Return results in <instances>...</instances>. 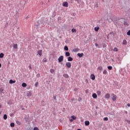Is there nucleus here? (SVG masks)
Masks as SVG:
<instances>
[{"instance_id":"f257e3e1","label":"nucleus","mask_w":130,"mask_h":130,"mask_svg":"<svg viewBox=\"0 0 130 130\" xmlns=\"http://www.w3.org/2000/svg\"><path fill=\"white\" fill-rule=\"evenodd\" d=\"M121 60H122V58L121 57H118L117 59L116 60V62L118 64H120L121 63Z\"/></svg>"},{"instance_id":"f03ea898","label":"nucleus","mask_w":130,"mask_h":130,"mask_svg":"<svg viewBox=\"0 0 130 130\" xmlns=\"http://www.w3.org/2000/svg\"><path fill=\"white\" fill-rule=\"evenodd\" d=\"M66 67H67V68H68V69H71V68L72 67V63H71V62H66Z\"/></svg>"},{"instance_id":"7ed1b4c3","label":"nucleus","mask_w":130,"mask_h":130,"mask_svg":"<svg viewBox=\"0 0 130 130\" xmlns=\"http://www.w3.org/2000/svg\"><path fill=\"white\" fill-rule=\"evenodd\" d=\"M112 100H113V101H116V98H117L116 95L113 93L112 94Z\"/></svg>"},{"instance_id":"20e7f679","label":"nucleus","mask_w":130,"mask_h":130,"mask_svg":"<svg viewBox=\"0 0 130 130\" xmlns=\"http://www.w3.org/2000/svg\"><path fill=\"white\" fill-rule=\"evenodd\" d=\"M58 62H61L63 60V56L61 55L58 58Z\"/></svg>"},{"instance_id":"39448f33","label":"nucleus","mask_w":130,"mask_h":130,"mask_svg":"<svg viewBox=\"0 0 130 130\" xmlns=\"http://www.w3.org/2000/svg\"><path fill=\"white\" fill-rule=\"evenodd\" d=\"M37 55H39L40 57L42 55V50H40L38 51Z\"/></svg>"},{"instance_id":"423d86ee","label":"nucleus","mask_w":130,"mask_h":130,"mask_svg":"<svg viewBox=\"0 0 130 130\" xmlns=\"http://www.w3.org/2000/svg\"><path fill=\"white\" fill-rule=\"evenodd\" d=\"M26 95L27 97H31V96L32 95V93H31V91H27L26 92Z\"/></svg>"},{"instance_id":"0eeeda50","label":"nucleus","mask_w":130,"mask_h":130,"mask_svg":"<svg viewBox=\"0 0 130 130\" xmlns=\"http://www.w3.org/2000/svg\"><path fill=\"white\" fill-rule=\"evenodd\" d=\"M63 7H66V8H68L69 7V4L67 2H64L63 3Z\"/></svg>"},{"instance_id":"6e6552de","label":"nucleus","mask_w":130,"mask_h":130,"mask_svg":"<svg viewBox=\"0 0 130 130\" xmlns=\"http://www.w3.org/2000/svg\"><path fill=\"white\" fill-rule=\"evenodd\" d=\"M105 98L106 99H109V98H110V94L109 93L106 94L105 95Z\"/></svg>"},{"instance_id":"1a4fd4ad","label":"nucleus","mask_w":130,"mask_h":130,"mask_svg":"<svg viewBox=\"0 0 130 130\" xmlns=\"http://www.w3.org/2000/svg\"><path fill=\"white\" fill-rule=\"evenodd\" d=\"M95 75H94V74H91L90 75V79L91 80H92L93 81H94V80H95Z\"/></svg>"},{"instance_id":"9d476101","label":"nucleus","mask_w":130,"mask_h":130,"mask_svg":"<svg viewBox=\"0 0 130 130\" xmlns=\"http://www.w3.org/2000/svg\"><path fill=\"white\" fill-rule=\"evenodd\" d=\"M78 56H79V57H83V56H84V53H79L78 54H77Z\"/></svg>"},{"instance_id":"9b49d317","label":"nucleus","mask_w":130,"mask_h":130,"mask_svg":"<svg viewBox=\"0 0 130 130\" xmlns=\"http://www.w3.org/2000/svg\"><path fill=\"white\" fill-rule=\"evenodd\" d=\"M15 83H16V80H13L12 79H10L9 81L10 84H15Z\"/></svg>"},{"instance_id":"f8f14e48","label":"nucleus","mask_w":130,"mask_h":130,"mask_svg":"<svg viewBox=\"0 0 130 130\" xmlns=\"http://www.w3.org/2000/svg\"><path fill=\"white\" fill-rule=\"evenodd\" d=\"M13 48L14 49H18V45L17 44H13Z\"/></svg>"},{"instance_id":"ddd939ff","label":"nucleus","mask_w":130,"mask_h":130,"mask_svg":"<svg viewBox=\"0 0 130 130\" xmlns=\"http://www.w3.org/2000/svg\"><path fill=\"white\" fill-rule=\"evenodd\" d=\"M80 50V49L79 48H75L73 50V52H78Z\"/></svg>"},{"instance_id":"4468645a","label":"nucleus","mask_w":130,"mask_h":130,"mask_svg":"<svg viewBox=\"0 0 130 130\" xmlns=\"http://www.w3.org/2000/svg\"><path fill=\"white\" fill-rule=\"evenodd\" d=\"M126 44H127V41H126V40H123V43H122V45H126Z\"/></svg>"},{"instance_id":"2eb2a0df","label":"nucleus","mask_w":130,"mask_h":130,"mask_svg":"<svg viewBox=\"0 0 130 130\" xmlns=\"http://www.w3.org/2000/svg\"><path fill=\"white\" fill-rule=\"evenodd\" d=\"M92 98L94 99H96V98H97V94L96 93L92 94Z\"/></svg>"},{"instance_id":"dca6fc26","label":"nucleus","mask_w":130,"mask_h":130,"mask_svg":"<svg viewBox=\"0 0 130 130\" xmlns=\"http://www.w3.org/2000/svg\"><path fill=\"white\" fill-rule=\"evenodd\" d=\"M68 61H73V58L72 57H69L68 58Z\"/></svg>"},{"instance_id":"f3484780","label":"nucleus","mask_w":130,"mask_h":130,"mask_svg":"<svg viewBox=\"0 0 130 130\" xmlns=\"http://www.w3.org/2000/svg\"><path fill=\"white\" fill-rule=\"evenodd\" d=\"M85 125L88 126L89 124H90V122L89 121H85Z\"/></svg>"},{"instance_id":"a211bd4d","label":"nucleus","mask_w":130,"mask_h":130,"mask_svg":"<svg viewBox=\"0 0 130 130\" xmlns=\"http://www.w3.org/2000/svg\"><path fill=\"white\" fill-rule=\"evenodd\" d=\"M65 55L66 56H70V55H71V54L70 53V52H66Z\"/></svg>"},{"instance_id":"6ab92c4d","label":"nucleus","mask_w":130,"mask_h":130,"mask_svg":"<svg viewBox=\"0 0 130 130\" xmlns=\"http://www.w3.org/2000/svg\"><path fill=\"white\" fill-rule=\"evenodd\" d=\"M3 118L4 119H5V120H6V119L8 118V116L7 115V114H5L4 115Z\"/></svg>"},{"instance_id":"aec40b11","label":"nucleus","mask_w":130,"mask_h":130,"mask_svg":"<svg viewBox=\"0 0 130 130\" xmlns=\"http://www.w3.org/2000/svg\"><path fill=\"white\" fill-rule=\"evenodd\" d=\"M71 118H72V119L73 120H76V119H77V117L76 116H75V115L72 116Z\"/></svg>"},{"instance_id":"412c9836","label":"nucleus","mask_w":130,"mask_h":130,"mask_svg":"<svg viewBox=\"0 0 130 130\" xmlns=\"http://www.w3.org/2000/svg\"><path fill=\"white\" fill-rule=\"evenodd\" d=\"M63 77H64V78H66V79H68V78H69V75H68L67 74H63Z\"/></svg>"},{"instance_id":"4be33fe9","label":"nucleus","mask_w":130,"mask_h":130,"mask_svg":"<svg viewBox=\"0 0 130 130\" xmlns=\"http://www.w3.org/2000/svg\"><path fill=\"white\" fill-rule=\"evenodd\" d=\"M64 50H66V51H69V47H68L67 46H64Z\"/></svg>"},{"instance_id":"5701e85b","label":"nucleus","mask_w":130,"mask_h":130,"mask_svg":"<svg viewBox=\"0 0 130 130\" xmlns=\"http://www.w3.org/2000/svg\"><path fill=\"white\" fill-rule=\"evenodd\" d=\"M94 30L96 32H98L99 30V27H94Z\"/></svg>"},{"instance_id":"b1692460","label":"nucleus","mask_w":130,"mask_h":130,"mask_svg":"<svg viewBox=\"0 0 130 130\" xmlns=\"http://www.w3.org/2000/svg\"><path fill=\"white\" fill-rule=\"evenodd\" d=\"M103 69L102 66H100L98 68V70H99V71H102Z\"/></svg>"},{"instance_id":"393cba45","label":"nucleus","mask_w":130,"mask_h":130,"mask_svg":"<svg viewBox=\"0 0 130 130\" xmlns=\"http://www.w3.org/2000/svg\"><path fill=\"white\" fill-rule=\"evenodd\" d=\"M97 94L98 95V96H100V95H101V91H96Z\"/></svg>"},{"instance_id":"a878e982","label":"nucleus","mask_w":130,"mask_h":130,"mask_svg":"<svg viewBox=\"0 0 130 130\" xmlns=\"http://www.w3.org/2000/svg\"><path fill=\"white\" fill-rule=\"evenodd\" d=\"M10 126H11V127H14L15 126V123H11Z\"/></svg>"},{"instance_id":"bb28decb","label":"nucleus","mask_w":130,"mask_h":130,"mask_svg":"<svg viewBox=\"0 0 130 130\" xmlns=\"http://www.w3.org/2000/svg\"><path fill=\"white\" fill-rule=\"evenodd\" d=\"M4 55H5V54H4L3 53H1L0 54V58H3V57H4Z\"/></svg>"},{"instance_id":"cd10ccee","label":"nucleus","mask_w":130,"mask_h":130,"mask_svg":"<svg viewBox=\"0 0 130 130\" xmlns=\"http://www.w3.org/2000/svg\"><path fill=\"white\" fill-rule=\"evenodd\" d=\"M22 87H27V84H26V83H23L22 84Z\"/></svg>"},{"instance_id":"c85d7f7f","label":"nucleus","mask_w":130,"mask_h":130,"mask_svg":"<svg viewBox=\"0 0 130 130\" xmlns=\"http://www.w3.org/2000/svg\"><path fill=\"white\" fill-rule=\"evenodd\" d=\"M108 69L109 71H111L112 70V66H108Z\"/></svg>"},{"instance_id":"c756f323","label":"nucleus","mask_w":130,"mask_h":130,"mask_svg":"<svg viewBox=\"0 0 130 130\" xmlns=\"http://www.w3.org/2000/svg\"><path fill=\"white\" fill-rule=\"evenodd\" d=\"M108 120V117H106L104 118V121H107Z\"/></svg>"},{"instance_id":"7c9ffc66","label":"nucleus","mask_w":130,"mask_h":130,"mask_svg":"<svg viewBox=\"0 0 130 130\" xmlns=\"http://www.w3.org/2000/svg\"><path fill=\"white\" fill-rule=\"evenodd\" d=\"M50 72L51 74H54V70L53 69H50Z\"/></svg>"},{"instance_id":"2f4dec72","label":"nucleus","mask_w":130,"mask_h":130,"mask_svg":"<svg viewBox=\"0 0 130 130\" xmlns=\"http://www.w3.org/2000/svg\"><path fill=\"white\" fill-rule=\"evenodd\" d=\"M103 74L104 75H106V74H107V71H106V70H105L103 72Z\"/></svg>"},{"instance_id":"473e14b6","label":"nucleus","mask_w":130,"mask_h":130,"mask_svg":"<svg viewBox=\"0 0 130 130\" xmlns=\"http://www.w3.org/2000/svg\"><path fill=\"white\" fill-rule=\"evenodd\" d=\"M72 32H77V30L75 28H73L72 29Z\"/></svg>"},{"instance_id":"72a5a7b5","label":"nucleus","mask_w":130,"mask_h":130,"mask_svg":"<svg viewBox=\"0 0 130 130\" xmlns=\"http://www.w3.org/2000/svg\"><path fill=\"white\" fill-rule=\"evenodd\" d=\"M125 121H126V122H127V123H128V124H130V120H129L126 119Z\"/></svg>"},{"instance_id":"f704fd0d","label":"nucleus","mask_w":130,"mask_h":130,"mask_svg":"<svg viewBox=\"0 0 130 130\" xmlns=\"http://www.w3.org/2000/svg\"><path fill=\"white\" fill-rule=\"evenodd\" d=\"M127 35H128V36H130V30L128 31V32H127Z\"/></svg>"},{"instance_id":"c9c22d12","label":"nucleus","mask_w":130,"mask_h":130,"mask_svg":"<svg viewBox=\"0 0 130 130\" xmlns=\"http://www.w3.org/2000/svg\"><path fill=\"white\" fill-rule=\"evenodd\" d=\"M114 51H118V50L117 49V48H114Z\"/></svg>"},{"instance_id":"e433bc0d","label":"nucleus","mask_w":130,"mask_h":130,"mask_svg":"<svg viewBox=\"0 0 130 130\" xmlns=\"http://www.w3.org/2000/svg\"><path fill=\"white\" fill-rule=\"evenodd\" d=\"M35 87H37L38 86V82H36L35 84Z\"/></svg>"},{"instance_id":"4c0bfd02","label":"nucleus","mask_w":130,"mask_h":130,"mask_svg":"<svg viewBox=\"0 0 130 130\" xmlns=\"http://www.w3.org/2000/svg\"><path fill=\"white\" fill-rule=\"evenodd\" d=\"M34 130H39V128H38V127H35L34 128Z\"/></svg>"},{"instance_id":"58836bf2","label":"nucleus","mask_w":130,"mask_h":130,"mask_svg":"<svg viewBox=\"0 0 130 130\" xmlns=\"http://www.w3.org/2000/svg\"><path fill=\"white\" fill-rule=\"evenodd\" d=\"M28 68H29V70H32V67H31V64L29 65Z\"/></svg>"},{"instance_id":"ea45409f","label":"nucleus","mask_w":130,"mask_h":130,"mask_svg":"<svg viewBox=\"0 0 130 130\" xmlns=\"http://www.w3.org/2000/svg\"><path fill=\"white\" fill-rule=\"evenodd\" d=\"M43 61H44V62H46V61H47V60H46V58H44L43 59Z\"/></svg>"},{"instance_id":"a19ab883","label":"nucleus","mask_w":130,"mask_h":130,"mask_svg":"<svg viewBox=\"0 0 130 130\" xmlns=\"http://www.w3.org/2000/svg\"><path fill=\"white\" fill-rule=\"evenodd\" d=\"M70 121L71 122H73L74 121V120H73V119H71L70 120Z\"/></svg>"},{"instance_id":"79ce46f5","label":"nucleus","mask_w":130,"mask_h":130,"mask_svg":"<svg viewBox=\"0 0 130 130\" xmlns=\"http://www.w3.org/2000/svg\"><path fill=\"white\" fill-rule=\"evenodd\" d=\"M95 46L96 47H99V45H98L97 43H95Z\"/></svg>"},{"instance_id":"37998d69","label":"nucleus","mask_w":130,"mask_h":130,"mask_svg":"<svg viewBox=\"0 0 130 130\" xmlns=\"http://www.w3.org/2000/svg\"><path fill=\"white\" fill-rule=\"evenodd\" d=\"M127 23L126 22H124V25H127Z\"/></svg>"},{"instance_id":"c03bdc74","label":"nucleus","mask_w":130,"mask_h":130,"mask_svg":"<svg viewBox=\"0 0 130 130\" xmlns=\"http://www.w3.org/2000/svg\"><path fill=\"white\" fill-rule=\"evenodd\" d=\"M127 106H128V107H130V104H127Z\"/></svg>"},{"instance_id":"a18cd8bd","label":"nucleus","mask_w":130,"mask_h":130,"mask_svg":"<svg viewBox=\"0 0 130 130\" xmlns=\"http://www.w3.org/2000/svg\"><path fill=\"white\" fill-rule=\"evenodd\" d=\"M40 74H38L37 75V77H40Z\"/></svg>"},{"instance_id":"49530a36","label":"nucleus","mask_w":130,"mask_h":130,"mask_svg":"<svg viewBox=\"0 0 130 130\" xmlns=\"http://www.w3.org/2000/svg\"><path fill=\"white\" fill-rule=\"evenodd\" d=\"M95 7H96V8H98V4H96Z\"/></svg>"},{"instance_id":"de8ad7c7","label":"nucleus","mask_w":130,"mask_h":130,"mask_svg":"<svg viewBox=\"0 0 130 130\" xmlns=\"http://www.w3.org/2000/svg\"><path fill=\"white\" fill-rule=\"evenodd\" d=\"M88 89H87L86 90V93H88Z\"/></svg>"},{"instance_id":"09e8293b","label":"nucleus","mask_w":130,"mask_h":130,"mask_svg":"<svg viewBox=\"0 0 130 130\" xmlns=\"http://www.w3.org/2000/svg\"><path fill=\"white\" fill-rule=\"evenodd\" d=\"M0 68H2V64L0 63Z\"/></svg>"},{"instance_id":"8fccbe9b","label":"nucleus","mask_w":130,"mask_h":130,"mask_svg":"<svg viewBox=\"0 0 130 130\" xmlns=\"http://www.w3.org/2000/svg\"><path fill=\"white\" fill-rule=\"evenodd\" d=\"M0 108H2V105H0Z\"/></svg>"},{"instance_id":"3c124183","label":"nucleus","mask_w":130,"mask_h":130,"mask_svg":"<svg viewBox=\"0 0 130 130\" xmlns=\"http://www.w3.org/2000/svg\"><path fill=\"white\" fill-rule=\"evenodd\" d=\"M54 99H56V98L54 97Z\"/></svg>"},{"instance_id":"603ef678","label":"nucleus","mask_w":130,"mask_h":130,"mask_svg":"<svg viewBox=\"0 0 130 130\" xmlns=\"http://www.w3.org/2000/svg\"><path fill=\"white\" fill-rule=\"evenodd\" d=\"M125 113L127 114V111H126V112H125Z\"/></svg>"},{"instance_id":"864d4df0","label":"nucleus","mask_w":130,"mask_h":130,"mask_svg":"<svg viewBox=\"0 0 130 130\" xmlns=\"http://www.w3.org/2000/svg\"><path fill=\"white\" fill-rule=\"evenodd\" d=\"M77 130H81V129H78Z\"/></svg>"},{"instance_id":"5fc2aeb1","label":"nucleus","mask_w":130,"mask_h":130,"mask_svg":"<svg viewBox=\"0 0 130 130\" xmlns=\"http://www.w3.org/2000/svg\"><path fill=\"white\" fill-rule=\"evenodd\" d=\"M26 19H28V17H26Z\"/></svg>"}]
</instances>
